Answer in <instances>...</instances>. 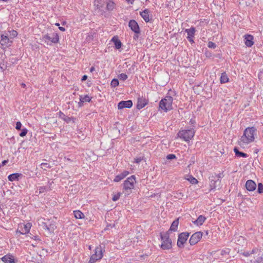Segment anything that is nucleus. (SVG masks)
Returning a JSON list of instances; mask_svg holds the SVG:
<instances>
[{"label":"nucleus","mask_w":263,"mask_h":263,"mask_svg":"<svg viewBox=\"0 0 263 263\" xmlns=\"http://www.w3.org/2000/svg\"><path fill=\"white\" fill-rule=\"evenodd\" d=\"M129 172L127 171H124L122 173L117 175L114 179V182H119L122 179H123L125 177H126L128 174Z\"/></svg>","instance_id":"nucleus-21"},{"label":"nucleus","mask_w":263,"mask_h":263,"mask_svg":"<svg viewBox=\"0 0 263 263\" xmlns=\"http://www.w3.org/2000/svg\"><path fill=\"white\" fill-rule=\"evenodd\" d=\"M30 229V223H27L26 224L24 225L23 228L22 229V231H17V232L20 233L21 234H25L26 233H28Z\"/></svg>","instance_id":"nucleus-29"},{"label":"nucleus","mask_w":263,"mask_h":263,"mask_svg":"<svg viewBox=\"0 0 263 263\" xmlns=\"http://www.w3.org/2000/svg\"><path fill=\"white\" fill-rule=\"evenodd\" d=\"M10 35L12 36V37L14 38L16 37L17 35V32L16 31L12 30L10 31Z\"/></svg>","instance_id":"nucleus-43"},{"label":"nucleus","mask_w":263,"mask_h":263,"mask_svg":"<svg viewBox=\"0 0 263 263\" xmlns=\"http://www.w3.org/2000/svg\"><path fill=\"white\" fill-rule=\"evenodd\" d=\"M187 180H189V181H190L192 184H196V183H198V181H197V180L195 178H194V177H192V176H190V177L187 178Z\"/></svg>","instance_id":"nucleus-36"},{"label":"nucleus","mask_w":263,"mask_h":263,"mask_svg":"<svg viewBox=\"0 0 263 263\" xmlns=\"http://www.w3.org/2000/svg\"><path fill=\"white\" fill-rule=\"evenodd\" d=\"M190 234V233L189 232H183L179 235L177 243L179 248L183 247L184 244L186 241Z\"/></svg>","instance_id":"nucleus-11"},{"label":"nucleus","mask_w":263,"mask_h":263,"mask_svg":"<svg viewBox=\"0 0 263 263\" xmlns=\"http://www.w3.org/2000/svg\"><path fill=\"white\" fill-rule=\"evenodd\" d=\"M160 237L162 241L161 248L163 250H169L172 248V240L170 238L168 232L161 233Z\"/></svg>","instance_id":"nucleus-6"},{"label":"nucleus","mask_w":263,"mask_h":263,"mask_svg":"<svg viewBox=\"0 0 263 263\" xmlns=\"http://www.w3.org/2000/svg\"><path fill=\"white\" fill-rule=\"evenodd\" d=\"M121 195V193H118L117 194L114 195L112 198V200L114 201H117L119 199Z\"/></svg>","instance_id":"nucleus-40"},{"label":"nucleus","mask_w":263,"mask_h":263,"mask_svg":"<svg viewBox=\"0 0 263 263\" xmlns=\"http://www.w3.org/2000/svg\"><path fill=\"white\" fill-rule=\"evenodd\" d=\"M21 127H22V123H21V122H20V121L17 122L16 123L15 128L17 130H20L21 128Z\"/></svg>","instance_id":"nucleus-45"},{"label":"nucleus","mask_w":263,"mask_h":263,"mask_svg":"<svg viewBox=\"0 0 263 263\" xmlns=\"http://www.w3.org/2000/svg\"><path fill=\"white\" fill-rule=\"evenodd\" d=\"M95 67H91L90 68V71H91V72H92L93 70H95Z\"/></svg>","instance_id":"nucleus-55"},{"label":"nucleus","mask_w":263,"mask_h":263,"mask_svg":"<svg viewBox=\"0 0 263 263\" xmlns=\"http://www.w3.org/2000/svg\"><path fill=\"white\" fill-rule=\"evenodd\" d=\"M87 78V76L86 75H84L81 79V81H84L86 80Z\"/></svg>","instance_id":"nucleus-49"},{"label":"nucleus","mask_w":263,"mask_h":263,"mask_svg":"<svg viewBox=\"0 0 263 263\" xmlns=\"http://www.w3.org/2000/svg\"><path fill=\"white\" fill-rule=\"evenodd\" d=\"M59 29L62 31H64L65 30V29L63 27H59Z\"/></svg>","instance_id":"nucleus-52"},{"label":"nucleus","mask_w":263,"mask_h":263,"mask_svg":"<svg viewBox=\"0 0 263 263\" xmlns=\"http://www.w3.org/2000/svg\"><path fill=\"white\" fill-rule=\"evenodd\" d=\"M56 26L60 27V24L59 23H55V24Z\"/></svg>","instance_id":"nucleus-59"},{"label":"nucleus","mask_w":263,"mask_h":263,"mask_svg":"<svg viewBox=\"0 0 263 263\" xmlns=\"http://www.w3.org/2000/svg\"><path fill=\"white\" fill-rule=\"evenodd\" d=\"M73 215L77 219H83L85 217L84 214L79 210L74 211Z\"/></svg>","instance_id":"nucleus-32"},{"label":"nucleus","mask_w":263,"mask_h":263,"mask_svg":"<svg viewBox=\"0 0 263 263\" xmlns=\"http://www.w3.org/2000/svg\"><path fill=\"white\" fill-rule=\"evenodd\" d=\"M176 158L174 154H169L166 156V158L168 160H172Z\"/></svg>","instance_id":"nucleus-44"},{"label":"nucleus","mask_w":263,"mask_h":263,"mask_svg":"<svg viewBox=\"0 0 263 263\" xmlns=\"http://www.w3.org/2000/svg\"><path fill=\"white\" fill-rule=\"evenodd\" d=\"M105 4L106 2L104 0H96L94 2V5L102 13L104 12L103 7Z\"/></svg>","instance_id":"nucleus-18"},{"label":"nucleus","mask_w":263,"mask_h":263,"mask_svg":"<svg viewBox=\"0 0 263 263\" xmlns=\"http://www.w3.org/2000/svg\"><path fill=\"white\" fill-rule=\"evenodd\" d=\"M251 253L254 254L253 256L254 260H251L252 263H260L262 261L263 255L262 251L257 249H254L251 251Z\"/></svg>","instance_id":"nucleus-10"},{"label":"nucleus","mask_w":263,"mask_h":263,"mask_svg":"<svg viewBox=\"0 0 263 263\" xmlns=\"http://www.w3.org/2000/svg\"><path fill=\"white\" fill-rule=\"evenodd\" d=\"M8 162V160H4L3 161H2V164H0V167L2 166H3L5 165Z\"/></svg>","instance_id":"nucleus-47"},{"label":"nucleus","mask_w":263,"mask_h":263,"mask_svg":"<svg viewBox=\"0 0 263 263\" xmlns=\"http://www.w3.org/2000/svg\"><path fill=\"white\" fill-rule=\"evenodd\" d=\"M128 27L135 34L140 33V29L139 25L135 20H130L128 22Z\"/></svg>","instance_id":"nucleus-13"},{"label":"nucleus","mask_w":263,"mask_h":263,"mask_svg":"<svg viewBox=\"0 0 263 263\" xmlns=\"http://www.w3.org/2000/svg\"><path fill=\"white\" fill-rule=\"evenodd\" d=\"M149 13V11L147 9H145L140 13L141 16L146 23L149 22L150 21Z\"/></svg>","instance_id":"nucleus-24"},{"label":"nucleus","mask_w":263,"mask_h":263,"mask_svg":"<svg viewBox=\"0 0 263 263\" xmlns=\"http://www.w3.org/2000/svg\"><path fill=\"white\" fill-rule=\"evenodd\" d=\"M11 42L10 41L8 35L2 34L1 35V40L0 43L2 46L5 47H8L10 45Z\"/></svg>","instance_id":"nucleus-19"},{"label":"nucleus","mask_w":263,"mask_h":263,"mask_svg":"<svg viewBox=\"0 0 263 263\" xmlns=\"http://www.w3.org/2000/svg\"><path fill=\"white\" fill-rule=\"evenodd\" d=\"M2 260L5 263H15V259L13 255L7 254L2 258Z\"/></svg>","instance_id":"nucleus-22"},{"label":"nucleus","mask_w":263,"mask_h":263,"mask_svg":"<svg viewBox=\"0 0 263 263\" xmlns=\"http://www.w3.org/2000/svg\"><path fill=\"white\" fill-rule=\"evenodd\" d=\"M209 179L210 181V191H214L216 189H220L221 180L219 179V178H218L216 176H214V175H212L210 176Z\"/></svg>","instance_id":"nucleus-9"},{"label":"nucleus","mask_w":263,"mask_h":263,"mask_svg":"<svg viewBox=\"0 0 263 263\" xmlns=\"http://www.w3.org/2000/svg\"><path fill=\"white\" fill-rule=\"evenodd\" d=\"M173 97L171 96H166L165 98L162 99L159 103V107L165 111L172 109Z\"/></svg>","instance_id":"nucleus-5"},{"label":"nucleus","mask_w":263,"mask_h":263,"mask_svg":"<svg viewBox=\"0 0 263 263\" xmlns=\"http://www.w3.org/2000/svg\"><path fill=\"white\" fill-rule=\"evenodd\" d=\"M59 117L67 123H69L71 121L74 122V119L73 118L67 116L61 111L59 112Z\"/></svg>","instance_id":"nucleus-25"},{"label":"nucleus","mask_w":263,"mask_h":263,"mask_svg":"<svg viewBox=\"0 0 263 263\" xmlns=\"http://www.w3.org/2000/svg\"><path fill=\"white\" fill-rule=\"evenodd\" d=\"M119 83H110L111 87L115 88L119 85Z\"/></svg>","instance_id":"nucleus-48"},{"label":"nucleus","mask_w":263,"mask_h":263,"mask_svg":"<svg viewBox=\"0 0 263 263\" xmlns=\"http://www.w3.org/2000/svg\"><path fill=\"white\" fill-rule=\"evenodd\" d=\"M256 130L254 127L246 128L243 135L238 141L239 144L242 146L253 142L255 139L254 134Z\"/></svg>","instance_id":"nucleus-1"},{"label":"nucleus","mask_w":263,"mask_h":263,"mask_svg":"<svg viewBox=\"0 0 263 263\" xmlns=\"http://www.w3.org/2000/svg\"><path fill=\"white\" fill-rule=\"evenodd\" d=\"M22 87L23 88H25L26 87V84L25 83H21Z\"/></svg>","instance_id":"nucleus-57"},{"label":"nucleus","mask_w":263,"mask_h":263,"mask_svg":"<svg viewBox=\"0 0 263 263\" xmlns=\"http://www.w3.org/2000/svg\"><path fill=\"white\" fill-rule=\"evenodd\" d=\"M111 82H119L118 80L117 79H114L112 80Z\"/></svg>","instance_id":"nucleus-53"},{"label":"nucleus","mask_w":263,"mask_h":263,"mask_svg":"<svg viewBox=\"0 0 263 263\" xmlns=\"http://www.w3.org/2000/svg\"><path fill=\"white\" fill-rule=\"evenodd\" d=\"M214 176H216V177H217L218 178H219V179H220V177H221V175L220 174H218V175H214Z\"/></svg>","instance_id":"nucleus-54"},{"label":"nucleus","mask_w":263,"mask_h":263,"mask_svg":"<svg viewBox=\"0 0 263 263\" xmlns=\"http://www.w3.org/2000/svg\"><path fill=\"white\" fill-rule=\"evenodd\" d=\"M111 41L114 43L116 49H119L122 46V43L117 36H114Z\"/></svg>","instance_id":"nucleus-27"},{"label":"nucleus","mask_w":263,"mask_h":263,"mask_svg":"<svg viewBox=\"0 0 263 263\" xmlns=\"http://www.w3.org/2000/svg\"><path fill=\"white\" fill-rule=\"evenodd\" d=\"M229 82V78L227 75V74L224 72L221 73V77H220V82Z\"/></svg>","instance_id":"nucleus-34"},{"label":"nucleus","mask_w":263,"mask_h":263,"mask_svg":"<svg viewBox=\"0 0 263 263\" xmlns=\"http://www.w3.org/2000/svg\"><path fill=\"white\" fill-rule=\"evenodd\" d=\"M245 256H250L251 255H254V254L251 253V252H245L242 254Z\"/></svg>","instance_id":"nucleus-46"},{"label":"nucleus","mask_w":263,"mask_h":263,"mask_svg":"<svg viewBox=\"0 0 263 263\" xmlns=\"http://www.w3.org/2000/svg\"><path fill=\"white\" fill-rule=\"evenodd\" d=\"M246 187L249 191H253L256 188V184L254 181L248 180L246 183Z\"/></svg>","instance_id":"nucleus-20"},{"label":"nucleus","mask_w":263,"mask_h":263,"mask_svg":"<svg viewBox=\"0 0 263 263\" xmlns=\"http://www.w3.org/2000/svg\"><path fill=\"white\" fill-rule=\"evenodd\" d=\"M148 103V101L143 97H139L137 100V108L140 109L143 108Z\"/></svg>","instance_id":"nucleus-17"},{"label":"nucleus","mask_w":263,"mask_h":263,"mask_svg":"<svg viewBox=\"0 0 263 263\" xmlns=\"http://www.w3.org/2000/svg\"><path fill=\"white\" fill-rule=\"evenodd\" d=\"M208 46L210 48L214 49L216 47V45L212 42H209L208 44Z\"/></svg>","instance_id":"nucleus-41"},{"label":"nucleus","mask_w":263,"mask_h":263,"mask_svg":"<svg viewBox=\"0 0 263 263\" xmlns=\"http://www.w3.org/2000/svg\"><path fill=\"white\" fill-rule=\"evenodd\" d=\"M254 37L250 34H245L244 35V41L245 45L249 47H251L253 44Z\"/></svg>","instance_id":"nucleus-15"},{"label":"nucleus","mask_w":263,"mask_h":263,"mask_svg":"<svg viewBox=\"0 0 263 263\" xmlns=\"http://www.w3.org/2000/svg\"><path fill=\"white\" fill-rule=\"evenodd\" d=\"M102 257V249L101 246L97 247L95 249V253L91 256L88 263H95L96 261L101 259Z\"/></svg>","instance_id":"nucleus-8"},{"label":"nucleus","mask_w":263,"mask_h":263,"mask_svg":"<svg viewBox=\"0 0 263 263\" xmlns=\"http://www.w3.org/2000/svg\"><path fill=\"white\" fill-rule=\"evenodd\" d=\"M27 132H28V130L26 128H24L22 129V132L20 133L19 135L21 137H24L26 135Z\"/></svg>","instance_id":"nucleus-42"},{"label":"nucleus","mask_w":263,"mask_h":263,"mask_svg":"<svg viewBox=\"0 0 263 263\" xmlns=\"http://www.w3.org/2000/svg\"><path fill=\"white\" fill-rule=\"evenodd\" d=\"M38 190L39 194H41L46 192L48 189L47 186H40Z\"/></svg>","instance_id":"nucleus-37"},{"label":"nucleus","mask_w":263,"mask_h":263,"mask_svg":"<svg viewBox=\"0 0 263 263\" xmlns=\"http://www.w3.org/2000/svg\"><path fill=\"white\" fill-rule=\"evenodd\" d=\"M195 130L193 128L180 130L177 136L185 141H189L195 135Z\"/></svg>","instance_id":"nucleus-4"},{"label":"nucleus","mask_w":263,"mask_h":263,"mask_svg":"<svg viewBox=\"0 0 263 263\" xmlns=\"http://www.w3.org/2000/svg\"><path fill=\"white\" fill-rule=\"evenodd\" d=\"M179 224V219L175 220L172 223L169 230L167 232L170 234V232H176L177 231L178 226Z\"/></svg>","instance_id":"nucleus-26"},{"label":"nucleus","mask_w":263,"mask_h":263,"mask_svg":"<svg viewBox=\"0 0 263 263\" xmlns=\"http://www.w3.org/2000/svg\"><path fill=\"white\" fill-rule=\"evenodd\" d=\"M42 41L48 45H52V44H57L59 42V36L57 32L47 33L42 36Z\"/></svg>","instance_id":"nucleus-3"},{"label":"nucleus","mask_w":263,"mask_h":263,"mask_svg":"<svg viewBox=\"0 0 263 263\" xmlns=\"http://www.w3.org/2000/svg\"><path fill=\"white\" fill-rule=\"evenodd\" d=\"M41 167L44 170H46V168L51 167V165L48 163H42L41 164Z\"/></svg>","instance_id":"nucleus-39"},{"label":"nucleus","mask_w":263,"mask_h":263,"mask_svg":"<svg viewBox=\"0 0 263 263\" xmlns=\"http://www.w3.org/2000/svg\"><path fill=\"white\" fill-rule=\"evenodd\" d=\"M141 161V159L140 158H138L135 159V162L137 163H139Z\"/></svg>","instance_id":"nucleus-50"},{"label":"nucleus","mask_w":263,"mask_h":263,"mask_svg":"<svg viewBox=\"0 0 263 263\" xmlns=\"http://www.w3.org/2000/svg\"><path fill=\"white\" fill-rule=\"evenodd\" d=\"M91 101V98L88 96H81L80 98V102H79V106L81 107L83 105L84 103L89 102Z\"/></svg>","instance_id":"nucleus-23"},{"label":"nucleus","mask_w":263,"mask_h":263,"mask_svg":"<svg viewBox=\"0 0 263 263\" xmlns=\"http://www.w3.org/2000/svg\"><path fill=\"white\" fill-rule=\"evenodd\" d=\"M9 0H0V1H2V2H8Z\"/></svg>","instance_id":"nucleus-58"},{"label":"nucleus","mask_w":263,"mask_h":263,"mask_svg":"<svg viewBox=\"0 0 263 263\" xmlns=\"http://www.w3.org/2000/svg\"><path fill=\"white\" fill-rule=\"evenodd\" d=\"M128 3L133 4L134 3V0H126Z\"/></svg>","instance_id":"nucleus-51"},{"label":"nucleus","mask_w":263,"mask_h":263,"mask_svg":"<svg viewBox=\"0 0 263 263\" xmlns=\"http://www.w3.org/2000/svg\"><path fill=\"white\" fill-rule=\"evenodd\" d=\"M257 192L259 194L263 193V185L261 183L258 184Z\"/></svg>","instance_id":"nucleus-38"},{"label":"nucleus","mask_w":263,"mask_h":263,"mask_svg":"<svg viewBox=\"0 0 263 263\" xmlns=\"http://www.w3.org/2000/svg\"><path fill=\"white\" fill-rule=\"evenodd\" d=\"M206 219V218L202 216V215H200L198 218L195 220L194 221H193V223L195 224V225H197V226H201L203 222L205 221Z\"/></svg>","instance_id":"nucleus-28"},{"label":"nucleus","mask_w":263,"mask_h":263,"mask_svg":"<svg viewBox=\"0 0 263 263\" xmlns=\"http://www.w3.org/2000/svg\"><path fill=\"white\" fill-rule=\"evenodd\" d=\"M118 78L121 81H125L127 78V76L125 73H122L118 75Z\"/></svg>","instance_id":"nucleus-35"},{"label":"nucleus","mask_w":263,"mask_h":263,"mask_svg":"<svg viewBox=\"0 0 263 263\" xmlns=\"http://www.w3.org/2000/svg\"><path fill=\"white\" fill-rule=\"evenodd\" d=\"M202 233L201 232H197L194 233L191 237L189 242L191 245L193 246L196 244L201 238Z\"/></svg>","instance_id":"nucleus-12"},{"label":"nucleus","mask_w":263,"mask_h":263,"mask_svg":"<svg viewBox=\"0 0 263 263\" xmlns=\"http://www.w3.org/2000/svg\"><path fill=\"white\" fill-rule=\"evenodd\" d=\"M133 105V103L131 100L122 101L118 103V109H123L124 108H130Z\"/></svg>","instance_id":"nucleus-16"},{"label":"nucleus","mask_w":263,"mask_h":263,"mask_svg":"<svg viewBox=\"0 0 263 263\" xmlns=\"http://www.w3.org/2000/svg\"><path fill=\"white\" fill-rule=\"evenodd\" d=\"M136 183V178L134 175L127 178L123 183V193L125 194V196L129 195L134 189L135 184Z\"/></svg>","instance_id":"nucleus-2"},{"label":"nucleus","mask_w":263,"mask_h":263,"mask_svg":"<svg viewBox=\"0 0 263 263\" xmlns=\"http://www.w3.org/2000/svg\"><path fill=\"white\" fill-rule=\"evenodd\" d=\"M234 151L235 153L236 156H237L238 157H243L246 158L248 157V155L247 154L241 152H239L237 148L235 147L234 148Z\"/></svg>","instance_id":"nucleus-33"},{"label":"nucleus","mask_w":263,"mask_h":263,"mask_svg":"<svg viewBox=\"0 0 263 263\" xmlns=\"http://www.w3.org/2000/svg\"><path fill=\"white\" fill-rule=\"evenodd\" d=\"M132 67L133 69H134V65L132 66Z\"/></svg>","instance_id":"nucleus-60"},{"label":"nucleus","mask_w":263,"mask_h":263,"mask_svg":"<svg viewBox=\"0 0 263 263\" xmlns=\"http://www.w3.org/2000/svg\"><path fill=\"white\" fill-rule=\"evenodd\" d=\"M105 5H106V10L109 11H112L115 7V4L114 3V2L111 1H109L106 3Z\"/></svg>","instance_id":"nucleus-31"},{"label":"nucleus","mask_w":263,"mask_h":263,"mask_svg":"<svg viewBox=\"0 0 263 263\" xmlns=\"http://www.w3.org/2000/svg\"><path fill=\"white\" fill-rule=\"evenodd\" d=\"M39 224L43 227L44 230H47L49 233H52L56 229L55 222L50 221L48 220L47 222H44L42 220H39Z\"/></svg>","instance_id":"nucleus-7"},{"label":"nucleus","mask_w":263,"mask_h":263,"mask_svg":"<svg viewBox=\"0 0 263 263\" xmlns=\"http://www.w3.org/2000/svg\"><path fill=\"white\" fill-rule=\"evenodd\" d=\"M21 175V174L13 173V174L9 175L8 177V178L10 181H14L15 180H17L18 179V177Z\"/></svg>","instance_id":"nucleus-30"},{"label":"nucleus","mask_w":263,"mask_h":263,"mask_svg":"<svg viewBox=\"0 0 263 263\" xmlns=\"http://www.w3.org/2000/svg\"><path fill=\"white\" fill-rule=\"evenodd\" d=\"M220 253L221 255H223L224 254L226 253V252L225 251L222 250L220 252Z\"/></svg>","instance_id":"nucleus-56"},{"label":"nucleus","mask_w":263,"mask_h":263,"mask_svg":"<svg viewBox=\"0 0 263 263\" xmlns=\"http://www.w3.org/2000/svg\"><path fill=\"white\" fill-rule=\"evenodd\" d=\"M185 32L187 33V36L186 37L188 41L192 44L194 43V37L196 32L195 28L192 27L189 29H186Z\"/></svg>","instance_id":"nucleus-14"}]
</instances>
